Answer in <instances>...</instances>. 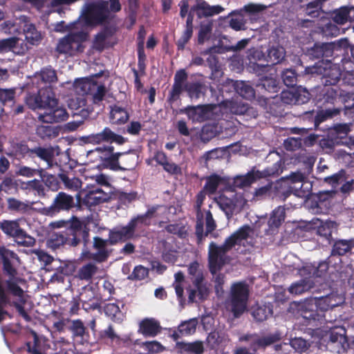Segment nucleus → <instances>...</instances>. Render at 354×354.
I'll use <instances>...</instances> for the list:
<instances>
[{
	"instance_id": "f257e3e1",
	"label": "nucleus",
	"mask_w": 354,
	"mask_h": 354,
	"mask_svg": "<svg viewBox=\"0 0 354 354\" xmlns=\"http://www.w3.org/2000/svg\"><path fill=\"white\" fill-rule=\"evenodd\" d=\"M252 234L250 227L244 225L227 238L221 246L212 243L209 247V269L212 274H215L225 263V254L236 245H245L248 239Z\"/></svg>"
},
{
	"instance_id": "f03ea898",
	"label": "nucleus",
	"mask_w": 354,
	"mask_h": 354,
	"mask_svg": "<svg viewBox=\"0 0 354 354\" xmlns=\"http://www.w3.org/2000/svg\"><path fill=\"white\" fill-rule=\"evenodd\" d=\"M0 257L3 261V269L9 277L4 283L7 292L16 297L19 301H24L26 297L24 291L26 281L16 277L17 271L15 268L20 263L19 257L4 245H0Z\"/></svg>"
},
{
	"instance_id": "7ed1b4c3",
	"label": "nucleus",
	"mask_w": 354,
	"mask_h": 354,
	"mask_svg": "<svg viewBox=\"0 0 354 354\" xmlns=\"http://www.w3.org/2000/svg\"><path fill=\"white\" fill-rule=\"evenodd\" d=\"M108 4V1L102 0L85 3L79 20L75 22L77 28L85 30L88 34L89 28L106 21L109 17Z\"/></svg>"
},
{
	"instance_id": "20e7f679",
	"label": "nucleus",
	"mask_w": 354,
	"mask_h": 354,
	"mask_svg": "<svg viewBox=\"0 0 354 354\" xmlns=\"http://www.w3.org/2000/svg\"><path fill=\"white\" fill-rule=\"evenodd\" d=\"M290 308L297 311V315L301 316L308 323L319 320L323 316V312L331 308L326 296L319 298L306 299L299 303H292Z\"/></svg>"
},
{
	"instance_id": "39448f33",
	"label": "nucleus",
	"mask_w": 354,
	"mask_h": 354,
	"mask_svg": "<svg viewBox=\"0 0 354 354\" xmlns=\"http://www.w3.org/2000/svg\"><path fill=\"white\" fill-rule=\"evenodd\" d=\"M26 103L31 109L40 111L38 113V118L43 122H46L47 115H55V109L58 104L55 93L50 89L42 90L40 91L39 95L28 97Z\"/></svg>"
},
{
	"instance_id": "423d86ee",
	"label": "nucleus",
	"mask_w": 354,
	"mask_h": 354,
	"mask_svg": "<svg viewBox=\"0 0 354 354\" xmlns=\"http://www.w3.org/2000/svg\"><path fill=\"white\" fill-rule=\"evenodd\" d=\"M69 29L70 33L59 41L56 49L59 53L74 55L83 51V43L87 39L88 35L85 30L77 28L75 23L70 26Z\"/></svg>"
},
{
	"instance_id": "0eeeda50",
	"label": "nucleus",
	"mask_w": 354,
	"mask_h": 354,
	"mask_svg": "<svg viewBox=\"0 0 354 354\" xmlns=\"http://www.w3.org/2000/svg\"><path fill=\"white\" fill-rule=\"evenodd\" d=\"M96 78L97 75L90 78L77 79L72 85L74 94L82 97L91 95L95 102L102 100L105 93V88Z\"/></svg>"
},
{
	"instance_id": "6e6552de",
	"label": "nucleus",
	"mask_w": 354,
	"mask_h": 354,
	"mask_svg": "<svg viewBox=\"0 0 354 354\" xmlns=\"http://www.w3.org/2000/svg\"><path fill=\"white\" fill-rule=\"evenodd\" d=\"M306 72L313 75H322V82L325 86L336 84L339 82L340 76H343V73L341 72L339 65L324 60L318 62L311 67H308Z\"/></svg>"
},
{
	"instance_id": "1a4fd4ad",
	"label": "nucleus",
	"mask_w": 354,
	"mask_h": 354,
	"mask_svg": "<svg viewBox=\"0 0 354 354\" xmlns=\"http://www.w3.org/2000/svg\"><path fill=\"white\" fill-rule=\"evenodd\" d=\"M248 288L243 283L234 284L231 288L230 298L226 302V308L234 317H239L247 308Z\"/></svg>"
},
{
	"instance_id": "9d476101",
	"label": "nucleus",
	"mask_w": 354,
	"mask_h": 354,
	"mask_svg": "<svg viewBox=\"0 0 354 354\" xmlns=\"http://www.w3.org/2000/svg\"><path fill=\"white\" fill-rule=\"evenodd\" d=\"M156 209L150 210L147 216H150ZM149 222L147 221L145 216H137L131 220L127 225L123 227H118L111 230L109 233V240L111 243L118 241H123L131 239L134 236L136 229L142 225H149Z\"/></svg>"
},
{
	"instance_id": "9b49d317",
	"label": "nucleus",
	"mask_w": 354,
	"mask_h": 354,
	"mask_svg": "<svg viewBox=\"0 0 354 354\" xmlns=\"http://www.w3.org/2000/svg\"><path fill=\"white\" fill-rule=\"evenodd\" d=\"M1 228L5 234L15 238L19 245L28 246L34 243V240L26 236L17 221H5L1 223Z\"/></svg>"
},
{
	"instance_id": "f8f14e48",
	"label": "nucleus",
	"mask_w": 354,
	"mask_h": 354,
	"mask_svg": "<svg viewBox=\"0 0 354 354\" xmlns=\"http://www.w3.org/2000/svg\"><path fill=\"white\" fill-rule=\"evenodd\" d=\"M100 156V164L112 170L124 169L119 165L118 159L123 153H114L111 145L97 147Z\"/></svg>"
},
{
	"instance_id": "ddd939ff",
	"label": "nucleus",
	"mask_w": 354,
	"mask_h": 354,
	"mask_svg": "<svg viewBox=\"0 0 354 354\" xmlns=\"http://www.w3.org/2000/svg\"><path fill=\"white\" fill-rule=\"evenodd\" d=\"M57 80L56 72L51 68H43L40 72L36 73L32 79V84H36L37 87L39 88L38 95L42 90L50 89L53 91L51 85L55 83Z\"/></svg>"
},
{
	"instance_id": "4468645a",
	"label": "nucleus",
	"mask_w": 354,
	"mask_h": 354,
	"mask_svg": "<svg viewBox=\"0 0 354 354\" xmlns=\"http://www.w3.org/2000/svg\"><path fill=\"white\" fill-rule=\"evenodd\" d=\"M352 124H337L329 129L328 136L330 141L322 140V145H325L328 143V147H332L334 145H342V142L348 140L346 138L347 134L351 131Z\"/></svg>"
},
{
	"instance_id": "2eb2a0df",
	"label": "nucleus",
	"mask_w": 354,
	"mask_h": 354,
	"mask_svg": "<svg viewBox=\"0 0 354 354\" xmlns=\"http://www.w3.org/2000/svg\"><path fill=\"white\" fill-rule=\"evenodd\" d=\"M304 176L301 173H293L284 181V183L289 187L290 191L295 195L306 198L309 195L310 189L308 186L303 189L304 185H308L307 183H304Z\"/></svg>"
},
{
	"instance_id": "dca6fc26",
	"label": "nucleus",
	"mask_w": 354,
	"mask_h": 354,
	"mask_svg": "<svg viewBox=\"0 0 354 354\" xmlns=\"http://www.w3.org/2000/svg\"><path fill=\"white\" fill-rule=\"evenodd\" d=\"M73 198L64 192H59L49 207L44 209V213L48 216H53L60 210H68L73 205Z\"/></svg>"
},
{
	"instance_id": "f3484780",
	"label": "nucleus",
	"mask_w": 354,
	"mask_h": 354,
	"mask_svg": "<svg viewBox=\"0 0 354 354\" xmlns=\"http://www.w3.org/2000/svg\"><path fill=\"white\" fill-rule=\"evenodd\" d=\"M106 241L95 237L94 239L93 251L83 252V257L86 259H93L98 262L105 261L109 256V250L106 248Z\"/></svg>"
},
{
	"instance_id": "a211bd4d",
	"label": "nucleus",
	"mask_w": 354,
	"mask_h": 354,
	"mask_svg": "<svg viewBox=\"0 0 354 354\" xmlns=\"http://www.w3.org/2000/svg\"><path fill=\"white\" fill-rule=\"evenodd\" d=\"M274 171L266 169L263 171H254L248 173L246 175L237 176L234 178V185L236 187L244 188L250 186L256 180L273 175Z\"/></svg>"
},
{
	"instance_id": "6ab92c4d",
	"label": "nucleus",
	"mask_w": 354,
	"mask_h": 354,
	"mask_svg": "<svg viewBox=\"0 0 354 354\" xmlns=\"http://www.w3.org/2000/svg\"><path fill=\"white\" fill-rule=\"evenodd\" d=\"M19 20L20 28L23 29L26 40L32 45L39 44L42 39L41 33L36 29L32 24L29 23L26 17L20 16Z\"/></svg>"
},
{
	"instance_id": "aec40b11",
	"label": "nucleus",
	"mask_w": 354,
	"mask_h": 354,
	"mask_svg": "<svg viewBox=\"0 0 354 354\" xmlns=\"http://www.w3.org/2000/svg\"><path fill=\"white\" fill-rule=\"evenodd\" d=\"M183 113H186L193 122H202L210 118L212 110L209 106H188Z\"/></svg>"
},
{
	"instance_id": "412c9836",
	"label": "nucleus",
	"mask_w": 354,
	"mask_h": 354,
	"mask_svg": "<svg viewBox=\"0 0 354 354\" xmlns=\"http://www.w3.org/2000/svg\"><path fill=\"white\" fill-rule=\"evenodd\" d=\"M27 50L26 45L17 37L0 40V53L12 51L16 54H24Z\"/></svg>"
},
{
	"instance_id": "4be33fe9",
	"label": "nucleus",
	"mask_w": 354,
	"mask_h": 354,
	"mask_svg": "<svg viewBox=\"0 0 354 354\" xmlns=\"http://www.w3.org/2000/svg\"><path fill=\"white\" fill-rule=\"evenodd\" d=\"M223 10V8L220 6H209L207 3L203 0L197 1L196 5L191 10L189 15H192V11H196L198 17H209L216 14H219Z\"/></svg>"
},
{
	"instance_id": "5701e85b",
	"label": "nucleus",
	"mask_w": 354,
	"mask_h": 354,
	"mask_svg": "<svg viewBox=\"0 0 354 354\" xmlns=\"http://www.w3.org/2000/svg\"><path fill=\"white\" fill-rule=\"evenodd\" d=\"M176 348L180 354H202L204 351L203 343L201 341L177 342Z\"/></svg>"
},
{
	"instance_id": "b1692460",
	"label": "nucleus",
	"mask_w": 354,
	"mask_h": 354,
	"mask_svg": "<svg viewBox=\"0 0 354 354\" xmlns=\"http://www.w3.org/2000/svg\"><path fill=\"white\" fill-rule=\"evenodd\" d=\"M346 331L342 327H334L329 330H326L324 335H322L323 342L330 341L332 343H339L342 346L346 343Z\"/></svg>"
},
{
	"instance_id": "393cba45",
	"label": "nucleus",
	"mask_w": 354,
	"mask_h": 354,
	"mask_svg": "<svg viewBox=\"0 0 354 354\" xmlns=\"http://www.w3.org/2000/svg\"><path fill=\"white\" fill-rule=\"evenodd\" d=\"M159 329V323L153 318L145 319L140 323L139 332L146 337L156 336Z\"/></svg>"
},
{
	"instance_id": "a878e982",
	"label": "nucleus",
	"mask_w": 354,
	"mask_h": 354,
	"mask_svg": "<svg viewBox=\"0 0 354 354\" xmlns=\"http://www.w3.org/2000/svg\"><path fill=\"white\" fill-rule=\"evenodd\" d=\"M198 321L196 319H191L189 320L182 322L177 331H174L172 337L174 339H177L181 336L189 335L195 333Z\"/></svg>"
},
{
	"instance_id": "bb28decb",
	"label": "nucleus",
	"mask_w": 354,
	"mask_h": 354,
	"mask_svg": "<svg viewBox=\"0 0 354 354\" xmlns=\"http://www.w3.org/2000/svg\"><path fill=\"white\" fill-rule=\"evenodd\" d=\"M205 191H201L198 195L196 202V218L197 223L196 226V234L197 236L200 237L203 236V214L201 212V207L205 199Z\"/></svg>"
},
{
	"instance_id": "cd10ccee",
	"label": "nucleus",
	"mask_w": 354,
	"mask_h": 354,
	"mask_svg": "<svg viewBox=\"0 0 354 354\" xmlns=\"http://www.w3.org/2000/svg\"><path fill=\"white\" fill-rule=\"evenodd\" d=\"M252 315L257 321L263 322L272 316V306L270 304H258L252 307Z\"/></svg>"
},
{
	"instance_id": "c85d7f7f",
	"label": "nucleus",
	"mask_w": 354,
	"mask_h": 354,
	"mask_svg": "<svg viewBox=\"0 0 354 354\" xmlns=\"http://www.w3.org/2000/svg\"><path fill=\"white\" fill-rule=\"evenodd\" d=\"M308 274L310 275L311 272H308ZM310 277L309 278L306 277L304 279L292 283L288 289V293L292 295H297L309 290L313 286V282L310 279Z\"/></svg>"
},
{
	"instance_id": "c756f323",
	"label": "nucleus",
	"mask_w": 354,
	"mask_h": 354,
	"mask_svg": "<svg viewBox=\"0 0 354 354\" xmlns=\"http://www.w3.org/2000/svg\"><path fill=\"white\" fill-rule=\"evenodd\" d=\"M285 219V208L279 206L275 208L268 221L269 231L273 233L277 229Z\"/></svg>"
},
{
	"instance_id": "7c9ffc66",
	"label": "nucleus",
	"mask_w": 354,
	"mask_h": 354,
	"mask_svg": "<svg viewBox=\"0 0 354 354\" xmlns=\"http://www.w3.org/2000/svg\"><path fill=\"white\" fill-rule=\"evenodd\" d=\"M349 46V43L347 39H341L331 43H326L323 44L322 49L324 55L328 57L335 52L341 51L346 49Z\"/></svg>"
},
{
	"instance_id": "2f4dec72",
	"label": "nucleus",
	"mask_w": 354,
	"mask_h": 354,
	"mask_svg": "<svg viewBox=\"0 0 354 354\" xmlns=\"http://www.w3.org/2000/svg\"><path fill=\"white\" fill-rule=\"evenodd\" d=\"M306 207L313 214H322L327 209L326 201L321 200L317 196L308 198L305 203Z\"/></svg>"
},
{
	"instance_id": "473e14b6",
	"label": "nucleus",
	"mask_w": 354,
	"mask_h": 354,
	"mask_svg": "<svg viewBox=\"0 0 354 354\" xmlns=\"http://www.w3.org/2000/svg\"><path fill=\"white\" fill-rule=\"evenodd\" d=\"M128 112L121 106H114L110 111V121L113 124H124L129 120Z\"/></svg>"
},
{
	"instance_id": "72a5a7b5",
	"label": "nucleus",
	"mask_w": 354,
	"mask_h": 354,
	"mask_svg": "<svg viewBox=\"0 0 354 354\" xmlns=\"http://www.w3.org/2000/svg\"><path fill=\"white\" fill-rule=\"evenodd\" d=\"M230 83L234 87L236 93L243 98L251 100L254 97V91L248 83L232 80H230Z\"/></svg>"
},
{
	"instance_id": "f704fd0d",
	"label": "nucleus",
	"mask_w": 354,
	"mask_h": 354,
	"mask_svg": "<svg viewBox=\"0 0 354 354\" xmlns=\"http://www.w3.org/2000/svg\"><path fill=\"white\" fill-rule=\"evenodd\" d=\"M104 194L99 189L90 191L83 198V202L88 206H93L105 201Z\"/></svg>"
},
{
	"instance_id": "c9c22d12",
	"label": "nucleus",
	"mask_w": 354,
	"mask_h": 354,
	"mask_svg": "<svg viewBox=\"0 0 354 354\" xmlns=\"http://www.w3.org/2000/svg\"><path fill=\"white\" fill-rule=\"evenodd\" d=\"M354 246V241L352 240H339L333 245L332 254L344 255L350 252Z\"/></svg>"
},
{
	"instance_id": "e433bc0d",
	"label": "nucleus",
	"mask_w": 354,
	"mask_h": 354,
	"mask_svg": "<svg viewBox=\"0 0 354 354\" xmlns=\"http://www.w3.org/2000/svg\"><path fill=\"white\" fill-rule=\"evenodd\" d=\"M189 274L193 277V282L195 284L197 290L200 292H202L203 287L201 286V282L203 281V274L199 270V265L196 262H194L191 263L188 268Z\"/></svg>"
},
{
	"instance_id": "4c0bfd02",
	"label": "nucleus",
	"mask_w": 354,
	"mask_h": 354,
	"mask_svg": "<svg viewBox=\"0 0 354 354\" xmlns=\"http://www.w3.org/2000/svg\"><path fill=\"white\" fill-rule=\"evenodd\" d=\"M280 339L279 334L270 335L263 337H254L252 339L253 344L252 348L256 351L261 347H264L275 342Z\"/></svg>"
},
{
	"instance_id": "58836bf2",
	"label": "nucleus",
	"mask_w": 354,
	"mask_h": 354,
	"mask_svg": "<svg viewBox=\"0 0 354 354\" xmlns=\"http://www.w3.org/2000/svg\"><path fill=\"white\" fill-rule=\"evenodd\" d=\"M193 17L191 16V14L189 15L186 24V29L182 35L181 37L178 40L177 45L179 49H183L185 44L190 39L192 32H193V27H192Z\"/></svg>"
},
{
	"instance_id": "ea45409f",
	"label": "nucleus",
	"mask_w": 354,
	"mask_h": 354,
	"mask_svg": "<svg viewBox=\"0 0 354 354\" xmlns=\"http://www.w3.org/2000/svg\"><path fill=\"white\" fill-rule=\"evenodd\" d=\"M68 241V238L62 234H53L47 240L46 245L48 248L56 250Z\"/></svg>"
},
{
	"instance_id": "a19ab883",
	"label": "nucleus",
	"mask_w": 354,
	"mask_h": 354,
	"mask_svg": "<svg viewBox=\"0 0 354 354\" xmlns=\"http://www.w3.org/2000/svg\"><path fill=\"white\" fill-rule=\"evenodd\" d=\"M224 183V178L217 175L212 176L207 178L203 190L208 194H213L216 192L218 187Z\"/></svg>"
},
{
	"instance_id": "79ce46f5",
	"label": "nucleus",
	"mask_w": 354,
	"mask_h": 354,
	"mask_svg": "<svg viewBox=\"0 0 354 354\" xmlns=\"http://www.w3.org/2000/svg\"><path fill=\"white\" fill-rule=\"evenodd\" d=\"M111 135V129L104 128V130L96 134H91L87 136L85 140L86 142L91 144H99L104 141H108V137Z\"/></svg>"
},
{
	"instance_id": "37998d69",
	"label": "nucleus",
	"mask_w": 354,
	"mask_h": 354,
	"mask_svg": "<svg viewBox=\"0 0 354 354\" xmlns=\"http://www.w3.org/2000/svg\"><path fill=\"white\" fill-rule=\"evenodd\" d=\"M337 225L335 221H326L321 222V225L318 226L317 232L319 235L328 237L331 235L334 230H337Z\"/></svg>"
},
{
	"instance_id": "c03bdc74",
	"label": "nucleus",
	"mask_w": 354,
	"mask_h": 354,
	"mask_svg": "<svg viewBox=\"0 0 354 354\" xmlns=\"http://www.w3.org/2000/svg\"><path fill=\"white\" fill-rule=\"evenodd\" d=\"M68 116V115L66 109L57 104V107L55 109V115L53 116L49 115H47L46 118V122L53 123L65 121L67 120Z\"/></svg>"
},
{
	"instance_id": "a18cd8bd",
	"label": "nucleus",
	"mask_w": 354,
	"mask_h": 354,
	"mask_svg": "<svg viewBox=\"0 0 354 354\" xmlns=\"http://www.w3.org/2000/svg\"><path fill=\"white\" fill-rule=\"evenodd\" d=\"M22 188L29 191H35L38 196H44L45 194L44 185L37 179L24 183L22 184Z\"/></svg>"
},
{
	"instance_id": "49530a36",
	"label": "nucleus",
	"mask_w": 354,
	"mask_h": 354,
	"mask_svg": "<svg viewBox=\"0 0 354 354\" xmlns=\"http://www.w3.org/2000/svg\"><path fill=\"white\" fill-rule=\"evenodd\" d=\"M105 314L112 320L118 322L122 319V313L118 305L113 303L107 304L104 307Z\"/></svg>"
},
{
	"instance_id": "de8ad7c7",
	"label": "nucleus",
	"mask_w": 354,
	"mask_h": 354,
	"mask_svg": "<svg viewBox=\"0 0 354 354\" xmlns=\"http://www.w3.org/2000/svg\"><path fill=\"white\" fill-rule=\"evenodd\" d=\"M285 54V50L283 47H272L268 50V58L271 62L277 64L284 59Z\"/></svg>"
},
{
	"instance_id": "09e8293b",
	"label": "nucleus",
	"mask_w": 354,
	"mask_h": 354,
	"mask_svg": "<svg viewBox=\"0 0 354 354\" xmlns=\"http://www.w3.org/2000/svg\"><path fill=\"white\" fill-rule=\"evenodd\" d=\"M185 90L192 99H197L203 93V85L197 82L187 83L185 86Z\"/></svg>"
},
{
	"instance_id": "8fccbe9b",
	"label": "nucleus",
	"mask_w": 354,
	"mask_h": 354,
	"mask_svg": "<svg viewBox=\"0 0 354 354\" xmlns=\"http://www.w3.org/2000/svg\"><path fill=\"white\" fill-rule=\"evenodd\" d=\"M86 98L80 95L72 96L68 101V107L75 111L80 110V112L85 111Z\"/></svg>"
},
{
	"instance_id": "3c124183",
	"label": "nucleus",
	"mask_w": 354,
	"mask_h": 354,
	"mask_svg": "<svg viewBox=\"0 0 354 354\" xmlns=\"http://www.w3.org/2000/svg\"><path fill=\"white\" fill-rule=\"evenodd\" d=\"M0 189L7 194H15L17 190V181L11 177H6L0 185Z\"/></svg>"
},
{
	"instance_id": "603ef678",
	"label": "nucleus",
	"mask_w": 354,
	"mask_h": 354,
	"mask_svg": "<svg viewBox=\"0 0 354 354\" xmlns=\"http://www.w3.org/2000/svg\"><path fill=\"white\" fill-rule=\"evenodd\" d=\"M212 30V21L204 22L201 24L198 37L199 44H203L210 38Z\"/></svg>"
},
{
	"instance_id": "864d4df0",
	"label": "nucleus",
	"mask_w": 354,
	"mask_h": 354,
	"mask_svg": "<svg viewBox=\"0 0 354 354\" xmlns=\"http://www.w3.org/2000/svg\"><path fill=\"white\" fill-rule=\"evenodd\" d=\"M32 151L38 157L45 160L47 162L48 167L52 166L53 152L51 149L39 147L33 149Z\"/></svg>"
},
{
	"instance_id": "5fc2aeb1",
	"label": "nucleus",
	"mask_w": 354,
	"mask_h": 354,
	"mask_svg": "<svg viewBox=\"0 0 354 354\" xmlns=\"http://www.w3.org/2000/svg\"><path fill=\"white\" fill-rule=\"evenodd\" d=\"M278 82L273 77H266L261 80V83L258 86L271 93L277 92Z\"/></svg>"
},
{
	"instance_id": "6e6d98bb",
	"label": "nucleus",
	"mask_w": 354,
	"mask_h": 354,
	"mask_svg": "<svg viewBox=\"0 0 354 354\" xmlns=\"http://www.w3.org/2000/svg\"><path fill=\"white\" fill-rule=\"evenodd\" d=\"M338 113L339 110L337 109L322 110L319 111L315 117V125L316 127L318 126V124L321 122L328 118H333V116L337 115Z\"/></svg>"
},
{
	"instance_id": "4d7b16f0",
	"label": "nucleus",
	"mask_w": 354,
	"mask_h": 354,
	"mask_svg": "<svg viewBox=\"0 0 354 354\" xmlns=\"http://www.w3.org/2000/svg\"><path fill=\"white\" fill-rule=\"evenodd\" d=\"M64 186L66 189L71 191H77L82 187V182L77 178H69L64 175L61 176Z\"/></svg>"
},
{
	"instance_id": "13d9d810",
	"label": "nucleus",
	"mask_w": 354,
	"mask_h": 354,
	"mask_svg": "<svg viewBox=\"0 0 354 354\" xmlns=\"http://www.w3.org/2000/svg\"><path fill=\"white\" fill-rule=\"evenodd\" d=\"M351 9L344 7L334 12L333 20L338 24H344L348 19V13Z\"/></svg>"
},
{
	"instance_id": "bf43d9fd",
	"label": "nucleus",
	"mask_w": 354,
	"mask_h": 354,
	"mask_svg": "<svg viewBox=\"0 0 354 354\" xmlns=\"http://www.w3.org/2000/svg\"><path fill=\"white\" fill-rule=\"evenodd\" d=\"M152 209H156V211H154L150 216H146L147 221L149 222V225L151 224V220L152 218H158L160 217H162L163 215H165L167 213V208L165 206L161 205H156L152 206L149 207L147 210V212L142 215H140L139 216H145L148 214L149 212Z\"/></svg>"
},
{
	"instance_id": "052dcab7",
	"label": "nucleus",
	"mask_w": 354,
	"mask_h": 354,
	"mask_svg": "<svg viewBox=\"0 0 354 354\" xmlns=\"http://www.w3.org/2000/svg\"><path fill=\"white\" fill-rule=\"evenodd\" d=\"M70 328L75 338L80 337L81 339H82L85 333V328L80 320L77 319L72 321Z\"/></svg>"
},
{
	"instance_id": "680f3d73",
	"label": "nucleus",
	"mask_w": 354,
	"mask_h": 354,
	"mask_svg": "<svg viewBox=\"0 0 354 354\" xmlns=\"http://www.w3.org/2000/svg\"><path fill=\"white\" fill-rule=\"evenodd\" d=\"M96 267L91 263L83 266L79 271V277L82 279L88 280L96 272Z\"/></svg>"
},
{
	"instance_id": "e2e57ef3",
	"label": "nucleus",
	"mask_w": 354,
	"mask_h": 354,
	"mask_svg": "<svg viewBox=\"0 0 354 354\" xmlns=\"http://www.w3.org/2000/svg\"><path fill=\"white\" fill-rule=\"evenodd\" d=\"M290 346L297 351L299 353H302L306 351L309 344L304 339L300 337H295L290 340Z\"/></svg>"
},
{
	"instance_id": "0e129e2a",
	"label": "nucleus",
	"mask_w": 354,
	"mask_h": 354,
	"mask_svg": "<svg viewBox=\"0 0 354 354\" xmlns=\"http://www.w3.org/2000/svg\"><path fill=\"white\" fill-rule=\"evenodd\" d=\"M38 174L40 176L42 180L45 183L46 185L52 189L57 188V182L56 178L54 176L45 174L42 169H38Z\"/></svg>"
},
{
	"instance_id": "69168bd1",
	"label": "nucleus",
	"mask_w": 354,
	"mask_h": 354,
	"mask_svg": "<svg viewBox=\"0 0 354 354\" xmlns=\"http://www.w3.org/2000/svg\"><path fill=\"white\" fill-rule=\"evenodd\" d=\"M107 37L108 33L106 31H103L97 34L93 41V48L97 50H102L106 46Z\"/></svg>"
},
{
	"instance_id": "338daca9",
	"label": "nucleus",
	"mask_w": 354,
	"mask_h": 354,
	"mask_svg": "<svg viewBox=\"0 0 354 354\" xmlns=\"http://www.w3.org/2000/svg\"><path fill=\"white\" fill-rule=\"evenodd\" d=\"M31 336L33 339V342H28L27 344L28 351L32 353V354H44L42 351L40 350L39 345V342L40 340L37 337V334L35 332H32Z\"/></svg>"
},
{
	"instance_id": "774afa93",
	"label": "nucleus",
	"mask_w": 354,
	"mask_h": 354,
	"mask_svg": "<svg viewBox=\"0 0 354 354\" xmlns=\"http://www.w3.org/2000/svg\"><path fill=\"white\" fill-rule=\"evenodd\" d=\"M282 79L287 86H292L297 82V76L295 71L290 69L283 72Z\"/></svg>"
}]
</instances>
